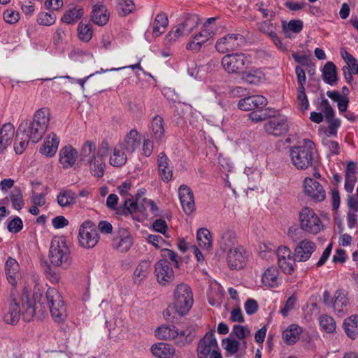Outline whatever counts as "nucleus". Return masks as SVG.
I'll return each instance as SVG.
<instances>
[{
    "label": "nucleus",
    "instance_id": "nucleus-60",
    "mask_svg": "<svg viewBox=\"0 0 358 358\" xmlns=\"http://www.w3.org/2000/svg\"><path fill=\"white\" fill-rule=\"evenodd\" d=\"M117 192L124 199L127 197H132V185L130 181H125L117 187Z\"/></svg>",
    "mask_w": 358,
    "mask_h": 358
},
{
    "label": "nucleus",
    "instance_id": "nucleus-40",
    "mask_svg": "<svg viewBox=\"0 0 358 358\" xmlns=\"http://www.w3.org/2000/svg\"><path fill=\"white\" fill-rule=\"evenodd\" d=\"M302 330L296 324H291L282 332V337L285 342L288 345L295 343L299 338Z\"/></svg>",
    "mask_w": 358,
    "mask_h": 358
},
{
    "label": "nucleus",
    "instance_id": "nucleus-63",
    "mask_svg": "<svg viewBox=\"0 0 358 358\" xmlns=\"http://www.w3.org/2000/svg\"><path fill=\"white\" fill-rule=\"evenodd\" d=\"M320 108V110L323 112L327 120H331L333 118L334 115V111L331 106H330L329 102L327 99L324 98L322 99Z\"/></svg>",
    "mask_w": 358,
    "mask_h": 358
},
{
    "label": "nucleus",
    "instance_id": "nucleus-41",
    "mask_svg": "<svg viewBox=\"0 0 358 358\" xmlns=\"http://www.w3.org/2000/svg\"><path fill=\"white\" fill-rule=\"evenodd\" d=\"M150 262L142 260L136 267L134 271V280L135 282H142L149 274L150 270Z\"/></svg>",
    "mask_w": 358,
    "mask_h": 358
},
{
    "label": "nucleus",
    "instance_id": "nucleus-53",
    "mask_svg": "<svg viewBox=\"0 0 358 358\" xmlns=\"http://www.w3.org/2000/svg\"><path fill=\"white\" fill-rule=\"evenodd\" d=\"M29 141H31V139H29L27 136L23 135L22 133L18 135L17 133V138L14 143L15 152L17 154H22L27 147Z\"/></svg>",
    "mask_w": 358,
    "mask_h": 358
},
{
    "label": "nucleus",
    "instance_id": "nucleus-52",
    "mask_svg": "<svg viewBox=\"0 0 358 358\" xmlns=\"http://www.w3.org/2000/svg\"><path fill=\"white\" fill-rule=\"evenodd\" d=\"M13 207L15 210H20L24 206L22 193L20 188H15L10 195Z\"/></svg>",
    "mask_w": 358,
    "mask_h": 358
},
{
    "label": "nucleus",
    "instance_id": "nucleus-25",
    "mask_svg": "<svg viewBox=\"0 0 358 358\" xmlns=\"http://www.w3.org/2000/svg\"><path fill=\"white\" fill-rule=\"evenodd\" d=\"M96 1L93 5L91 19L94 24L103 26L108 22L110 13L103 5V0Z\"/></svg>",
    "mask_w": 358,
    "mask_h": 358
},
{
    "label": "nucleus",
    "instance_id": "nucleus-20",
    "mask_svg": "<svg viewBox=\"0 0 358 358\" xmlns=\"http://www.w3.org/2000/svg\"><path fill=\"white\" fill-rule=\"evenodd\" d=\"M178 196L183 211L190 215L195 210L194 194L191 189L186 185H181L178 189Z\"/></svg>",
    "mask_w": 358,
    "mask_h": 358
},
{
    "label": "nucleus",
    "instance_id": "nucleus-51",
    "mask_svg": "<svg viewBox=\"0 0 358 358\" xmlns=\"http://www.w3.org/2000/svg\"><path fill=\"white\" fill-rule=\"evenodd\" d=\"M57 17L54 13L41 12L37 15V22L43 26H51L56 22Z\"/></svg>",
    "mask_w": 358,
    "mask_h": 358
},
{
    "label": "nucleus",
    "instance_id": "nucleus-23",
    "mask_svg": "<svg viewBox=\"0 0 358 358\" xmlns=\"http://www.w3.org/2000/svg\"><path fill=\"white\" fill-rule=\"evenodd\" d=\"M4 270L8 282L15 285L21 278V269L17 261L9 257L5 263Z\"/></svg>",
    "mask_w": 358,
    "mask_h": 358
},
{
    "label": "nucleus",
    "instance_id": "nucleus-13",
    "mask_svg": "<svg viewBox=\"0 0 358 358\" xmlns=\"http://www.w3.org/2000/svg\"><path fill=\"white\" fill-rule=\"evenodd\" d=\"M244 42V38L238 34H228L217 39L215 48L220 53H227L239 48Z\"/></svg>",
    "mask_w": 358,
    "mask_h": 358
},
{
    "label": "nucleus",
    "instance_id": "nucleus-10",
    "mask_svg": "<svg viewBox=\"0 0 358 358\" xmlns=\"http://www.w3.org/2000/svg\"><path fill=\"white\" fill-rule=\"evenodd\" d=\"M99 236L96 227L91 221H85L79 229L78 241L85 248H92L96 245Z\"/></svg>",
    "mask_w": 358,
    "mask_h": 358
},
{
    "label": "nucleus",
    "instance_id": "nucleus-64",
    "mask_svg": "<svg viewBox=\"0 0 358 358\" xmlns=\"http://www.w3.org/2000/svg\"><path fill=\"white\" fill-rule=\"evenodd\" d=\"M30 201L33 205L43 206L46 203V194L37 193L35 191H31L30 194Z\"/></svg>",
    "mask_w": 358,
    "mask_h": 358
},
{
    "label": "nucleus",
    "instance_id": "nucleus-17",
    "mask_svg": "<svg viewBox=\"0 0 358 358\" xmlns=\"http://www.w3.org/2000/svg\"><path fill=\"white\" fill-rule=\"evenodd\" d=\"M155 273L157 282L162 285H166L174 279V272L170 263L163 259L155 265Z\"/></svg>",
    "mask_w": 358,
    "mask_h": 358
},
{
    "label": "nucleus",
    "instance_id": "nucleus-43",
    "mask_svg": "<svg viewBox=\"0 0 358 358\" xmlns=\"http://www.w3.org/2000/svg\"><path fill=\"white\" fill-rule=\"evenodd\" d=\"M127 157L124 148L120 144L115 147L110 157V165L116 167L122 166L127 162Z\"/></svg>",
    "mask_w": 358,
    "mask_h": 358
},
{
    "label": "nucleus",
    "instance_id": "nucleus-39",
    "mask_svg": "<svg viewBox=\"0 0 358 358\" xmlns=\"http://www.w3.org/2000/svg\"><path fill=\"white\" fill-rule=\"evenodd\" d=\"M348 304V299L346 294L341 290H338L335 293V299L332 303L334 311L340 315L343 313Z\"/></svg>",
    "mask_w": 358,
    "mask_h": 358
},
{
    "label": "nucleus",
    "instance_id": "nucleus-7",
    "mask_svg": "<svg viewBox=\"0 0 358 358\" xmlns=\"http://www.w3.org/2000/svg\"><path fill=\"white\" fill-rule=\"evenodd\" d=\"M45 300L53 320L57 322H63L66 316V308L59 292L49 287L45 293Z\"/></svg>",
    "mask_w": 358,
    "mask_h": 358
},
{
    "label": "nucleus",
    "instance_id": "nucleus-1",
    "mask_svg": "<svg viewBox=\"0 0 358 358\" xmlns=\"http://www.w3.org/2000/svg\"><path fill=\"white\" fill-rule=\"evenodd\" d=\"M110 146L103 141L98 148L95 143L87 141L80 151V160L83 164L88 166L91 174L96 178H101L104 175L106 163L105 158L108 155Z\"/></svg>",
    "mask_w": 358,
    "mask_h": 358
},
{
    "label": "nucleus",
    "instance_id": "nucleus-49",
    "mask_svg": "<svg viewBox=\"0 0 358 358\" xmlns=\"http://www.w3.org/2000/svg\"><path fill=\"white\" fill-rule=\"evenodd\" d=\"M250 336V331L248 327L242 325H234L230 334V336L237 338L238 341H245V339Z\"/></svg>",
    "mask_w": 358,
    "mask_h": 358
},
{
    "label": "nucleus",
    "instance_id": "nucleus-4",
    "mask_svg": "<svg viewBox=\"0 0 358 358\" xmlns=\"http://www.w3.org/2000/svg\"><path fill=\"white\" fill-rule=\"evenodd\" d=\"M315 152L314 143L309 139H304L301 145L290 148L289 156L297 169L305 170L313 165Z\"/></svg>",
    "mask_w": 358,
    "mask_h": 358
},
{
    "label": "nucleus",
    "instance_id": "nucleus-35",
    "mask_svg": "<svg viewBox=\"0 0 358 358\" xmlns=\"http://www.w3.org/2000/svg\"><path fill=\"white\" fill-rule=\"evenodd\" d=\"M343 328L346 334L352 339L358 337V315H352L343 322Z\"/></svg>",
    "mask_w": 358,
    "mask_h": 358
},
{
    "label": "nucleus",
    "instance_id": "nucleus-46",
    "mask_svg": "<svg viewBox=\"0 0 358 358\" xmlns=\"http://www.w3.org/2000/svg\"><path fill=\"white\" fill-rule=\"evenodd\" d=\"M83 15V10L79 6L73 7L66 11L62 17V21L66 24H75Z\"/></svg>",
    "mask_w": 358,
    "mask_h": 358
},
{
    "label": "nucleus",
    "instance_id": "nucleus-36",
    "mask_svg": "<svg viewBox=\"0 0 358 358\" xmlns=\"http://www.w3.org/2000/svg\"><path fill=\"white\" fill-rule=\"evenodd\" d=\"M169 24L167 15L164 13H160L156 15L152 27V34L158 37L165 32Z\"/></svg>",
    "mask_w": 358,
    "mask_h": 358
},
{
    "label": "nucleus",
    "instance_id": "nucleus-30",
    "mask_svg": "<svg viewBox=\"0 0 358 358\" xmlns=\"http://www.w3.org/2000/svg\"><path fill=\"white\" fill-rule=\"evenodd\" d=\"M59 141L55 134H50L40 148V152L47 157H52L57 151Z\"/></svg>",
    "mask_w": 358,
    "mask_h": 358
},
{
    "label": "nucleus",
    "instance_id": "nucleus-38",
    "mask_svg": "<svg viewBox=\"0 0 358 358\" xmlns=\"http://www.w3.org/2000/svg\"><path fill=\"white\" fill-rule=\"evenodd\" d=\"M323 80L330 85H334L337 81V71L336 65L331 62H328L324 66L322 69Z\"/></svg>",
    "mask_w": 358,
    "mask_h": 358
},
{
    "label": "nucleus",
    "instance_id": "nucleus-55",
    "mask_svg": "<svg viewBox=\"0 0 358 358\" xmlns=\"http://www.w3.org/2000/svg\"><path fill=\"white\" fill-rule=\"evenodd\" d=\"M320 325L321 328L328 333H331L336 329L334 320L329 315H321L320 317Z\"/></svg>",
    "mask_w": 358,
    "mask_h": 358
},
{
    "label": "nucleus",
    "instance_id": "nucleus-57",
    "mask_svg": "<svg viewBox=\"0 0 358 358\" xmlns=\"http://www.w3.org/2000/svg\"><path fill=\"white\" fill-rule=\"evenodd\" d=\"M257 10L262 14L263 17L271 19L274 18L275 16V11L271 7L270 3H265L264 2H259L257 3Z\"/></svg>",
    "mask_w": 358,
    "mask_h": 358
},
{
    "label": "nucleus",
    "instance_id": "nucleus-54",
    "mask_svg": "<svg viewBox=\"0 0 358 358\" xmlns=\"http://www.w3.org/2000/svg\"><path fill=\"white\" fill-rule=\"evenodd\" d=\"M137 202L138 201L134 199V196L132 197H127L122 203L124 213L133 214L137 210H139V206H138Z\"/></svg>",
    "mask_w": 358,
    "mask_h": 358
},
{
    "label": "nucleus",
    "instance_id": "nucleus-8",
    "mask_svg": "<svg viewBox=\"0 0 358 358\" xmlns=\"http://www.w3.org/2000/svg\"><path fill=\"white\" fill-rule=\"evenodd\" d=\"M193 293L189 286L181 283L174 291L173 307L180 315L187 314L193 305Z\"/></svg>",
    "mask_w": 358,
    "mask_h": 358
},
{
    "label": "nucleus",
    "instance_id": "nucleus-3",
    "mask_svg": "<svg viewBox=\"0 0 358 358\" xmlns=\"http://www.w3.org/2000/svg\"><path fill=\"white\" fill-rule=\"evenodd\" d=\"M36 307L29 299L27 294H23L21 303L17 301H13L8 308L7 313L3 315V320L7 324H15L22 315L24 321H30L35 314Z\"/></svg>",
    "mask_w": 358,
    "mask_h": 358
},
{
    "label": "nucleus",
    "instance_id": "nucleus-56",
    "mask_svg": "<svg viewBox=\"0 0 358 358\" xmlns=\"http://www.w3.org/2000/svg\"><path fill=\"white\" fill-rule=\"evenodd\" d=\"M297 107L298 108L302 111L306 112L309 106V102L308 97L305 92V88L304 89H298V94H297Z\"/></svg>",
    "mask_w": 358,
    "mask_h": 358
},
{
    "label": "nucleus",
    "instance_id": "nucleus-44",
    "mask_svg": "<svg viewBox=\"0 0 358 358\" xmlns=\"http://www.w3.org/2000/svg\"><path fill=\"white\" fill-rule=\"evenodd\" d=\"M155 336L159 339L176 341L178 329L173 325L162 326L155 330Z\"/></svg>",
    "mask_w": 358,
    "mask_h": 358
},
{
    "label": "nucleus",
    "instance_id": "nucleus-26",
    "mask_svg": "<svg viewBox=\"0 0 358 358\" xmlns=\"http://www.w3.org/2000/svg\"><path fill=\"white\" fill-rule=\"evenodd\" d=\"M157 164L160 177L164 182H169L173 178V166L169 157L164 152H160L157 157Z\"/></svg>",
    "mask_w": 358,
    "mask_h": 358
},
{
    "label": "nucleus",
    "instance_id": "nucleus-58",
    "mask_svg": "<svg viewBox=\"0 0 358 358\" xmlns=\"http://www.w3.org/2000/svg\"><path fill=\"white\" fill-rule=\"evenodd\" d=\"M207 42L201 36H199V34H196L192 39L187 44V49L198 52L200 50L203 44Z\"/></svg>",
    "mask_w": 358,
    "mask_h": 358
},
{
    "label": "nucleus",
    "instance_id": "nucleus-34",
    "mask_svg": "<svg viewBox=\"0 0 358 358\" xmlns=\"http://www.w3.org/2000/svg\"><path fill=\"white\" fill-rule=\"evenodd\" d=\"M152 353L157 358H172L174 353V348L169 344L159 343L151 348Z\"/></svg>",
    "mask_w": 358,
    "mask_h": 358
},
{
    "label": "nucleus",
    "instance_id": "nucleus-18",
    "mask_svg": "<svg viewBox=\"0 0 358 358\" xmlns=\"http://www.w3.org/2000/svg\"><path fill=\"white\" fill-rule=\"evenodd\" d=\"M133 245L131 234L125 229H120L115 232L112 242V247L120 252H127Z\"/></svg>",
    "mask_w": 358,
    "mask_h": 358
},
{
    "label": "nucleus",
    "instance_id": "nucleus-61",
    "mask_svg": "<svg viewBox=\"0 0 358 358\" xmlns=\"http://www.w3.org/2000/svg\"><path fill=\"white\" fill-rule=\"evenodd\" d=\"M118 6L123 15H127L135 9L133 0H118Z\"/></svg>",
    "mask_w": 358,
    "mask_h": 358
},
{
    "label": "nucleus",
    "instance_id": "nucleus-16",
    "mask_svg": "<svg viewBox=\"0 0 358 358\" xmlns=\"http://www.w3.org/2000/svg\"><path fill=\"white\" fill-rule=\"evenodd\" d=\"M219 350L215 333L210 331L198 343L196 354L198 358H208L215 350Z\"/></svg>",
    "mask_w": 358,
    "mask_h": 358
},
{
    "label": "nucleus",
    "instance_id": "nucleus-29",
    "mask_svg": "<svg viewBox=\"0 0 358 358\" xmlns=\"http://www.w3.org/2000/svg\"><path fill=\"white\" fill-rule=\"evenodd\" d=\"M141 144V138L136 129H131L124 137V141L120 145L124 151L132 153Z\"/></svg>",
    "mask_w": 358,
    "mask_h": 358
},
{
    "label": "nucleus",
    "instance_id": "nucleus-15",
    "mask_svg": "<svg viewBox=\"0 0 358 358\" xmlns=\"http://www.w3.org/2000/svg\"><path fill=\"white\" fill-rule=\"evenodd\" d=\"M303 187L305 194L314 201L321 202L325 199V190L315 180L306 178L303 180Z\"/></svg>",
    "mask_w": 358,
    "mask_h": 358
},
{
    "label": "nucleus",
    "instance_id": "nucleus-19",
    "mask_svg": "<svg viewBox=\"0 0 358 358\" xmlns=\"http://www.w3.org/2000/svg\"><path fill=\"white\" fill-rule=\"evenodd\" d=\"M317 245L313 241L305 238L299 241L294 249V256L299 262L308 261L316 250Z\"/></svg>",
    "mask_w": 358,
    "mask_h": 358
},
{
    "label": "nucleus",
    "instance_id": "nucleus-12",
    "mask_svg": "<svg viewBox=\"0 0 358 358\" xmlns=\"http://www.w3.org/2000/svg\"><path fill=\"white\" fill-rule=\"evenodd\" d=\"M249 61L243 53L228 54L222 59L223 68L229 73H239L248 66Z\"/></svg>",
    "mask_w": 358,
    "mask_h": 358
},
{
    "label": "nucleus",
    "instance_id": "nucleus-22",
    "mask_svg": "<svg viewBox=\"0 0 358 358\" xmlns=\"http://www.w3.org/2000/svg\"><path fill=\"white\" fill-rule=\"evenodd\" d=\"M267 104V99L261 95L250 96L241 99L238 103L239 109L245 111L262 109Z\"/></svg>",
    "mask_w": 358,
    "mask_h": 358
},
{
    "label": "nucleus",
    "instance_id": "nucleus-50",
    "mask_svg": "<svg viewBox=\"0 0 358 358\" xmlns=\"http://www.w3.org/2000/svg\"><path fill=\"white\" fill-rule=\"evenodd\" d=\"M78 33L80 40L84 42H88L93 36L92 26L90 24L79 23Z\"/></svg>",
    "mask_w": 358,
    "mask_h": 358
},
{
    "label": "nucleus",
    "instance_id": "nucleus-5",
    "mask_svg": "<svg viewBox=\"0 0 358 358\" xmlns=\"http://www.w3.org/2000/svg\"><path fill=\"white\" fill-rule=\"evenodd\" d=\"M49 259L55 266L67 268L71 264L70 251L63 236L54 237L51 241Z\"/></svg>",
    "mask_w": 358,
    "mask_h": 358
},
{
    "label": "nucleus",
    "instance_id": "nucleus-59",
    "mask_svg": "<svg viewBox=\"0 0 358 358\" xmlns=\"http://www.w3.org/2000/svg\"><path fill=\"white\" fill-rule=\"evenodd\" d=\"M276 24H274L268 20L263 21L259 24V30L262 33L267 34L269 37L272 36L276 33Z\"/></svg>",
    "mask_w": 358,
    "mask_h": 358
},
{
    "label": "nucleus",
    "instance_id": "nucleus-33",
    "mask_svg": "<svg viewBox=\"0 0 358 358\" xmlns=\"http://www.w3.org/2000/svg\"><path fill=\"white\" fill-rule=\"evenodd\" d=\"M239 245L235 233L231 231L224 232L219 241V246L222 251L228 252Z\"/></svg>",
    "mask_w": 358,
    "mask_h": 358
},
{
    "label": "nucleus",
    "instance_id": "nucleus-14",
    "mask_svg": "<svg viewBox=\"0 0 358 358\" xmlns=\"http://www.w3.org/2000/svg\"><path fill=\"white\" fill-rule=\"evenodd\" d=\"M278 264L282 271L287 274H292L296 266V257L290 248L280 246L276 250Z\"/></svg>",
    "mask_w": 358,
    "mask_h": 358
},
{
    "label": "nucleus",
    "instance_id": "nucleus-11",
    "mask_svg": "<svg viewBox=\"0 0 358 358\" xmlns=\"http://www.w3.org/2000/svg\"><path fill=\"white\" fill-rule=\"evenodd\" d=\"M249 256V252L240 245L227 252V266L231 270H241L246 266Z\"/></svg>",
    "mask_w": 358,
    "mask_h": 358
},
{
    "label": "nucleus",
    "instance_id": "nucleus-62",
    "mask_svg": "<svg viewBox=\"0 0 358 358\" xmlns=\"http://www.w3.org/2000/svg\"><path fill=\"white\" fill-rule=\"evenodd\" d=\"M20 17V15L17 11L7 9L4 11L3 14V18L6 22L8 24H15L17 23Z\"/></svg>",
    "mask_w": 358,
    "mask_h": 358
},
{
    "label": "nucleus",
    "instance_id": "nucleus-48",
    "mask_svg": "<svg viewBox=\"0 0 358 358\" xmlns=\"http://www.w3.org/2000/svg\"><path fill=\"white\" fill-rule=\"evenodd\" d=\"M139 211L148 215V212L152 216L159 215V209L154 201L146 198L143 199L141 205L139 206Z\"/></svg>",
    "mask_w": 358,
    "mask_h": 358
},
{
    "label": "nucleus",
    "instance_id": "nucleus-27",
    "mask_svg": "<svg viewBox=\"0 0 358 358\" xmlns=\"http://www.w3.org/2000/svg\"><path fill=\"white\" fill-rule=\"evenodd\" d=\"M59 157V161L62 167L69 169L75 164L78 158V152L71 145H66L61 148Z\"/></svg>",
    "mask_w": 358,
    "mask_h": 358
},
{
    "label": "nucleus",
    "instance_id": "nucleus-42",
    "mask_svg": "<svg viewBox=\"0 0 358 358\" xmlns=\"http://www.w3.org/2000/svg\"><path fill=\"white\" fill-rule=\"evenodd\" d=\"M241 78L250 84L259 85L265 82L266 76L262 71L256 69L248 72H243Z\"/></svg>",
    "mask_w": 358,
    "mask_h": 358
},
{
    "label": "nucleus",
    "instance_id": "nucleus-32",
    "mask_svg": "<svg viewBox=\"0 0 358 358\" xmlns=\"http://www.w3.org/2000/svg\"><path fill=\"white\" fill-rule=\"evenodd\" d=\"M150 135L153 140L159 143L164 136V120L159 115H155L151 122Z\"/></svg>",
    "mask_w": 358,
    "mask_h": 358
},
{
    "label": "nucleus",
    "instance_id": "nucleus-37",
    "mask_svg": "<svg viewBox=\"0 0 358 358\" xmlns=\"http://www.w3.org/2000/svg\"><path fill=\"white\" fill-rule=\"evenodd\" d=\"M196 240L199 248L203 250L208 251L212 248V238L209 230L202 228L198 230Z\"/></svg>",
    "mask_w": 358,
    "mask_h": 358
},
{
    "label": "nucleus",
    "instance_id": "nucleus-21",
    "mask_svg": "<svg viewBox=\"0 0 358 358\" xmlns=\"http://www.w3.org/2000/svg\"><path fill=\"white\" fill-rule=\"evenodd\" d=\"M264 129L268 134L275 136H282L288 131L287 118L285 117L273 118L265 124Z\"/></svg>",
    "mask_w": 358,
    "mask_h": 358
},
{
    "label": "nucleus",
    "instance_id": "nucleus-45",
    "mask_svg": "<svg viewBox=\"0 0 358 358\" xmlns=\"http://www.w3.org/2000/svg\"><path fill=\"white\" fill-rule=\"evenodd\" d=\"M303 27V22L300 20H292L289 22L283 21L282 22V29L284 34L288 37H291L292 33H299Z\"/></svg>",
    "mask_w": 358,
    "mask_h": 358
},
{
    "label": "nucleus",
    "instance_id": "nucleus-6",
    "mask_svg": "<svg viewBox=\"0 0 358 358\" xmlns=\"http://www.w3.org/2000/svg\"><path fill=\"white\" fill-rule=\"evenodd\" d=\"M299 222L301 229L308 234L317 235L324 229L320 217L308 206L303 207L299 212Z\"/></svg>",
    "mask_w": 358,
    "mask_h": 358
},
{
    "label": "nucleus",
    "instance_id": "nucleus-28",
    "mask_svg": "<svg viewBox=\"0 0 358 358\" xmlns=\"http://www.w3.org/2000/svg\"><path fill=\"white\" fill-rule=\"evenodd\" d=\"M56 201L61 208H71L76 203L77 195L73 190L63 188L57 194Z\"/></svg>",
    "mask_w": 358,
    "mask_h": 358
},
{
    "label": "nucleus",
    "instance_id": "nucleus-9",
    "mask_svg": "<svg viewBox=\"0 0 358 358\" xmlns=\"http://www.w3.org/2000/svg\"><path fill=\"white\" fill-rule=\"evenodd\" d=\"M200 20L196 15H187L185 20L174 27L166 36V40L169 43H173L180 38L188 36L199 25Z\"/></svg>",
    "mask_w": 358,
    "mask_h": 358
},
{
    "label": "nucleus",
    "instance_id": "nucleus-31",
    "mask_svg": "<svg viewBox=\"0 0 358 358\" xmlns=\"http://www.w3.org/2000/svg\"><path fill=\"white\" fill-rule=\"evenodd\" d=\"M262 282L267 287H278L280 282L278 268L275 266L268 267L262 274Z\"/></svg>",
    "mask_w": 358,
    "mask_h": 358
},
{
    "label": "nucleus",
    "instance_id": "nucleus-47",
    "mask_svg": "<svg viewBox=\"0 0 358 358\" xmlns=\"http://www.w3.org/2000/svg\"><path fill=\"white\" fill-rule=\"evenodd\" d=\"M195 337V331L192 327H186L183 330H178L176 343L180 345L190 343Z\"/></svg>",
    "mask_w": 358,
    "mask_h": 358
},
{
    "label": "nucleus",
    "instance_id": "nucleus-24",
    "mask_svg": "<svg viewBox=\"0 0 358 358\" xmlns=\"http://www.w3.org/2000/svg\"><path fill=\"white\" fill-rule=\"evenodd\" d=\"M222 346L229 355L238 353L237 358H241L245 355L247 343L246 341H238L229 336L222 340Z\"/></svg>",
    "mask_w": 358,
    "mask_h": 358
},
{
    "label": "nucleus",
    "instance_id": "nucleus-2",
    "mask_svg": "<svg viewBox=\"0 0 358 358\" xmlns=\"http://www.w3.org/2000/svg\"><path fill=\"white\" fill-rule=\"evenodd\" d=\"M50 118V113L48 108H42L37 110L32 120H22L17 128L18 135L22 133L27 136L34 143H38L46 132Z\"/></svg>",
    "mask_w": 358,
    "mask_h": 358
}]
</instances>
